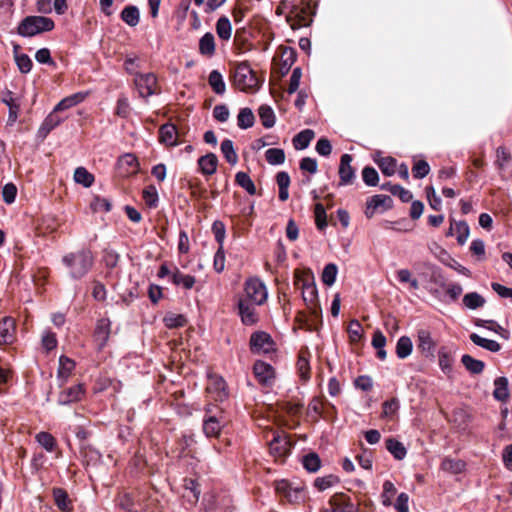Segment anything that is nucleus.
<instances>
[{"mask_svg":"<svg viewBox=\"0 0 512 512\" xmlns=\"http://www.w3.org/2000/svg\"><path fill=\"white\" fill-rule=\"evenodd\" d=\"M294 285L301 291L303 301L307 306V312H299L296 316V324L299 329L317 331L320 324L318 289L315 277L310 270L296 269L294 272Z\"/></svg>","mask_w":512,"mask_h":512,"instance_id":"nucleus-1","label":"nucleus"},{"mask_svg":"<svg viewBox=\"0 0 512 512\" xmlns=\"http://www.w3.org/2000/svg\"><path fill=\"white\" fill-rule=\"evenodd\" d=\"M93 262V253L88 249L70 253L63 257V263L69 269L73 278L84 276L92 267Z\"/></svg>","mask_w":512,"mask_h":512,"instance_id":"nucleus-2","label":"nucleus"},{"mask_svg":"<svg viewBox=\"0 0 512 512\" xmlns=\"http://www.w3.org/2000/svg\"><path fill=\"white\" fill-rule=\"evenodd\" d=\"M234 86L243 92L253 93L259 88V80L247 62L238 63L233 73Z\"/></svg>","mask_w":512,"mask_h":512,"instance_id":"nucleus-3","label":"nucleus"},{"mask_svg":"<svg viewBox=\"0 0 512 512\" xmlns=\"http://www.w3.org/2000/svg\"><path fill=\"white\" fill-rule=\"evenodd\" d=\"M55 27L54 21L45 16H27L19 24L17 32L23 37H32L48 32Z\"/></svg>","mask_w":512,"mask_h":512,"instance_id":"nucleus-4","label":"nucleus"},{"mask_svg":"<svg viewBox=\"0 0 512 512\" xmlns=\"http://www.w3.org/2000/svg\"><path fill=\"white\" fill-rule=\"evenodd\" d=\"M269 434H272V439L269 441L270 453L275 457V460H283L290 452L291 443L288 436L285 433H280L270 429L266 438Z\"/></svg>","mask_w":512,"mask_h":512,"instance_id":"nucleus-5","label":"nucleus"},{"mask_svg":"<svg viewBox=\"0 0 512 512\" xmlns=\"http://www.w3.org/2000/svg\"><path fill=\"white\" fill-rule=\"evenodd\" d=\"M134 84L143 98L157 94L160 90L157 77L154 73H136Z\"/></svg>","mask_w":512,"mask_h":512,"instance_id":"nucleus-6","label":"nucleus"},{"mask_svg":"<svg viewBox=\"0 0 512 512\" xmlns=\"http://www.w3.org/2000/svg\"><path fill=\"white\" fill-rule=\"evenodd\" d=\"M268 292L266 286L257 278H251L245 283V298L247 302L262 305L266 302Z\"/></svg>","mask_w":512,"mask_h":512,"instance_id":"nucleus-7","label":"nucleus"},{"mask_svg":"<svg viewBox=\"0 0 512 512\" xmlns=\"http://www.w3.org/2000/svg\"><path fill=\"white\" fill-rule=\"evenodd\" d=\"M296 61V53L292 48H281L273 58V73L279 77L286 75Z\"/></svg>","mask_w":512,"mask_h":512,"instance_id":"nucleus-8","label":"nucleus"},{"mask_svg":"<svg viewBox=\"0 0 512 512\" xmlns=\"http://www.w3.org/2000/svg\"><path fill=\"white\" fill-rule=\"evenodd\" d=\"M250 348L255 354H270L276 351L271 336L263 331L255 332L250 337Z\"/></svg>","mask_w":512,"mask_h":512,"instance_id":"nucleus-9","label":"nucleus"},{"mask_svg":"<svg viewBox=\"0 0 512 512\" xmlns=\"http://www.w3.org/2000/svg\"><path fill=\"white\" fill-rule=\"evenodd\" d=\"M393 207V199L388 195L377 194L373 195L366 201L365 215L367 218H372L375 212L382 208V211L389 210Z\"/></svg>","mask_w":512,"mask_h":512,"instance_id":"nucleus-10","label":"nucleus"},{"mask_svg":"<svg viewBox=\"0 0 512 512\" xmlns=\"http://www.w3.org/2000/svg\"><path fill=\"white\" fill-rule=\"evenodd\" d=\"M275 490L290 502L298 501L303 496V487L293 486L290 481L285 479L275 482Z\"/></svg>","mask_w":512,"mask_h":512,"instance_id":"nucleus-11","label":"nucleus"},{"mask_svg":"<svg viewBox=\"0 0 512 512\" xmlns=\"http://www.w3.org/2000/svg\"><path fill=\"white\" fill-rule=\"evenodd\" d=\"M317 11V1L309 0L295 12V25L299 27L309 26ZM294 27V24H292Z\"/></svg>","mask_w":512,"mask_h":512,"instance_id":"nucleus-12","label":"nucleus"},{"mask_svg":"<svg viewBox=\"0 0 512 512\" xmlns=\"http://www.w3.org/2000/svg\"><path fill=\"white\" fill-rule=\"evenodd\" d=\"M253 373L258 382L264 386L272 385L275 379L274 368L264 361L259 360L254 363Z\"/></svg>","mask_w":512,"mask_h":512,"instance_id":"nucleus-13","label":"nucleus"},{"mask_svg":"<svg viewBox=\"0 0 512 512\" xmlns=\"http://www.w3.org/2000/svg\"><path fill=\"white\" fill-rule=\"evenodd\" d=\"M281 410L288 418L281 420L282 425L294 428L299 424V415L303 410V406L300 403L285 402L282 404Z\"/></svg>","mask_w":512,"mask_h":512,"instance_id":"nucleus-14","label":"nucleus"},{"mask_svg":"<svg viewBox=\"0 0 512 512\" xmlns=\"http://www.w3.org/2000/svg\"><path fill=\"white\" fill-rule=\"evenodd\" d=\"M119 175L128 177L139 171V162L134 154L127 153L121 156L117 163Z\"/></svg>","mask_w":512,"mask_h":512,"instance_id":"nucleus-15","label":"nucleus"},{"mask_svg":"<svg viewBox=\"0 0 512 512\" xmlns=\"http://www.w3.org/2000/svg\"><path fill=\"white\" fill-rule=\"evenodd\" d=\"M352 160L353 157L350 154H343L341 156L338 173L340 183L343 185L352 184L355 180V169L351 166Z\"/></svg>","mask_w":512,"mask_h":512,"instance_id":"nucleus-16","label":"nucleus"},{"mask_svg":"<svg viewBox=\"0 0 512 512\" xmlns=\"http://www.w3.org/2000/svg\"><path fill=\"white\" fill-rule=\"evenodd\" d=\"M16 324L12 317L5 316L0 320V346L12 344L15 339Z\"/></svg>","mask_w":512,"mask_h":512,"instance_id":"nucleus-17","label":"nucleus"},{"mask_svg":"<svg viewBox=\"0 0 512 512\" xmlns=\"http://www.w3.org/2000/svg\"><path fill=\"white\" fill-rule=\"evenodd\" d=\"M85 394V389L82 384H77L63 390L59 394L58 402L61 405H68L70 403L82 400Z\"/></svg>","mask_w":512,"mask_h":512,"instance_id":"nucleus-18","label":"nucleus"},{"mask_svg":"<svg viewBox=\"0 0 512 512\" xmlns=\"http://www.w3.org/2000/svg\"><path fill=\"white\" fill-rule=\"evenodd\" d=\"M159 142L167 147L178 144V131L174 124L166 123L159 128Z\"/></svg>","mask_w":512,"mask_h":512,"instance_id":"nucleus-19","label":"nucleus"},{"mask_svg":"<svg viewBox=\"0 0 512 512\" xmlns=\"http://www.w3.org/2000/svg\"><path fill=\"white\" fill-rule=\"evenodd\" d=\"M239 314L245 325H253L258 321L255 304L247 302V299L239 300Z\"/></svg>","mask_w":512,"mask_h":512,"instance_id":"nucleus-20","label":"nucleus"},{"mask_svg":"<svg viewBox=\"0 0 512 512\" xmlns=\"http://www.w3.org/2000/svg\"><path fill=\"white\" fill-rule=\"evenodd\" d=\"M417 348L426 356H432L435 350V343L432 340L431 333L426 329H420L417 332Z\"/></svg>","mask_w":512,"mask_h":512,"instance_id":"nucleus-21","label":"nucleus"},{"mask_svg":"<svg viewBox=\"0 0 512 512\" xmlns=\"http://www.w3.org/2000/svg\"><path fill=\"white\" fill-rule=\"evenodd\" d=\"M75 369V362L67 356H60L57 369V379L64 384L71 377Z\"/></svg>","mask_w":512,"mask_h":512,"instance_id":"nucleus-22","label":"nucleus"},{"mask_svg":"<svg viewBox=\"0 0 512 512\" xmlns=\"http://www.w3.org/2000/svg\"><path fill=\"white\" fill-rule=\"evenodd\" d=\"M198 167L204 176H212L218 167V158L214 153H208L198 159Z\"/></svg>","mask_w":512,"mask_h":512,"instance_id":"nucleus-23","label":"nucleus"},{"mask_svg":"<svg viewBox=\"0 0 512 512\" xmlns=\"http://www.w3.org/2000/svg\"><path fill=\"white\" fill-rule=\"evenodd\" d=\"M88 95H89L88 92H77L72 95H69V96L63 98L54 107V112H60V111L70 109V108L82 103L87 98Z\"/></svg>","mask_w":512,"mask_h":512,"instance_id":"nucleus-24","label":"nucleus"},{"mask_svg":"<svg viewBox=\"0 0 512 512\" xmlns=\"http://www.w3.org/2000/svg\"><path fill=\"white\" fill-rule=\"evenodd\" d=\"M309 358L310 353L307 349H301L299 351L296 367L299 377L304 382L310 379Z\"/></svg>","mask_w":512,"mask_h":512,"instance_id":"nucleus-25","label":"nucleus"},{"mask_svg":"<svg viewBox=\"0 0 512 512\" xmlns=\"http://www.w3.org/2000/svg\"><path fill=\"white\" fill-rule=\"evenodd\" d=\"M2 102L6 104L9 108L8 123L12 125L16 122L18 118L20 104L18 100L14 97L13 92L11 91H6L3 94Z\"/></svg>","mask_w":512,"mask_h":512,"instance_id":"nucleus-26","label":"nucleus"},{"mask_svg":"<svg viewBox=\"0 0 512 512\" xmlns=\"http://www.w3.org/2000/svg\"><path fill=\"white\" fill-rule=\"evenodd\" d=\"M216 51L214 35L210 32L205 33L199 40V53L206 57H212Z\"/></svg>","mask_w":512,"mask_h":512,"instance_id":"nucleus-27","label":"nucleus"},{"mask_svg":"<svg viewBox=\"0 0 512 512\" xmlns=\"http://www.w3.org/2000/svg\"><path fill=\"white\" fill-rule=\"evenodd\" d=\"M120 17L130 27H135L140 22L139 9L134 5H128L121 11Z\"/></svg>","mask_w":512,"mask_h":512,"instance_id":"nucleus-28","label":"nucleus"},{"mask_svg":"<svg viewBox=\"0 0 512 512\" xmlns=\"http://www.w3.org/2000/svg\"><path fill=\"white\" fill-rule=\"evenodd\" d=\"M172 282L177 286H182L184 289H192L196 283V278L189 274L182 273L178 268L172 272Z\"/></svg>","mask_w":512,"mask_h":512,"instance_id":"nucleus-29","label":"nucleus"},{"mask_svg":"<svg viewBox=\"0 0 512 512\" xmlns=\"http://www.w3.org/2000/svg\"><path fill=\"white\" fill-rule=\"evenodd\" d=\"M495 389L493 396L496 400L506 402L509 397L508 379L506 377H498L494 380Z\"/></svg>","mask_w":512,"mask_h":512,"instance_id":"nucleus-30","label":"nucleus"},{"mask_svg":"<svg viewBox=\"0 0 512 512\" xmlns=\"http://www.w3.org/2000/svg\"><path fill=\"white\" fill-rule=\"evenodd\" d=\"M454 230L457 234V242L460 245H463L468 239L470 233L468 224L465 221L452 222L449 228L448 235H453Z\"/></svg>","mask_w":512,"mask_h":512,"instance_id":"nucleus-31","label":"nucleus"},{"mask_svg":"<svg viewBox=\"0 0 512 512\" xmlns=\"http://www.w3.org/2000/svg\"><path fill=\"white\" fill-rule=\"evenodd\" d=\"M315 137V133L311 129H305L299 132L292 140L293 146L296 150H303L307 148L310 142Z\"/></svg>","mask_w":512,"mask_h":512,"instance_id":"nucleus-32","label":"nucleus"},{"mask_svg":"<svg viewBox=\"0 0 512 512\" xmlns=\"http://www.w3.org/2000/svg\"><path fill=\"white\" fill-rule=\"evenodd\" d=\"M276 182L279 187V199L284 202L289 198V174L285 171L278 172L276 175Z\"/></svg>","mask_w":512,"mask_h":512,"instance_id":"nucleus-33","label":"nucleus"},{"mask_svg":"<svg viewBox=\"0 0 512 512\" xmlns=\"http://www.w3.org/2000/svg\"><path fill=\"white\" fill-rule=\"evenodd\" d=\"M73 178L77 184H80L85 188L91 187L95 181L94 175L85 167H77L74 171Z\"/></svg>","mask_w":512,"mask_h":512,"instance_id":"nucleus-34","label":"nucleus"},{"mask_svg":"<svg viewBox=\"0 0 512 512\" xmlns=\"http://www.w3.org/2000/svg\"><path fill=\"white\" fill-rule=\"evenodd\" d=\"M386 449L394 456L397 460H402L407 454V450L404 445L396 440L395 438H388L385 441Z\"/></svg>","mask_w":512,"mask_h":512,"instance_id":"nucleus-35","label":"nucleus"},{"mask_svg":"<svg viewBox=\"0 0 512 512\" xmlns=\"http://www.w3.org/2000/svg\"><path fill=\"white\" fill-rule=\"evenodd\" d=\"M469 338L475 345L488 351L498 352L501 349V345L497 341L483 338L476 333L470 334Z\"/></svg>","mask_w":512,"mask_h":512,"instance_id":"nucleus-36","label":"nucleus"},{"mask_svg":"<svg viewBox=\"0 0 512 512\" xmlns=\"http://www.w3.org/2000/svg\"><path fill=\"white\" fill-rule=\"evenodd\" d=\"M208 83L212 90L219 95L226 91V84L223 80L221 73L218 70H212L208 77Z\"/></svg>","mask_w":512,"mask_h":512,"instance_id":"nucleus-37","label":"nucleus"},{"mask_svg":"<svg viewBox=\"0 0 512 512\" xmlns=\"http://www.w3.org/2000/svg\"><path fill=\"white\" fill-rule=\"evenodd\" d=\"M461 362L471 374H481L485 368L483 361L475 359L468 354L462 356Z\"/></svg>","mask_w":512,"mask_h":512,"instance_id":"nucleus-38","label":"nucleus"},{"mask_svg":"<svg viewBox=\"0 0 512 512\" xmlns=\"http://www.w3.org/2000/svg\"><path fill=\"white\" fill-rule=\"evenodd\" d=\"M184 497L191 503H196L200 496V488L199 484L193 479H185L184 480Z\"/></svg>","mask_w":512,"mask_h":512,"instance_id":"nucleus-39","label":"nucleus"},{"mask_svg":"<svg viewBox=\"0 0 512 512\" xmlns=\"http://www.w3.org/2000/svg\"><path fill=\"white\" fill-rule=\"evenodd\" d=\"M53 497L56 506L63 512L71 510V502L68 498L67 492L62 488L53 489Z\"/></svg>","mask_w":512,"mask_h":512,"instance_id":"nucleus-40","label":"nucleus"},{"mask_svg":"<svg viewBox=\"0 0 512 512\" xmlns=\"http://www.w3.org/2000/svg\"><path fill=\"white\" fill-rule=\"evenodd\" d=\"M441 468L452 474H460L465 470L466 463L461 459L445 458L442 461Z\"/></svg>","mask_w":512,"mask_h":512,"instance_id":"nucleus-41","label":"nucleus"},{"mask_svg":"<svg viewBox=\"0 0 512 512\" xmlns=\"http://www.w3.org/2000/svg\"><path fill=\"white\" fill-rule=\"evenodd\" d=\"M413 349V344L408 336H401L396 343V355L400 359L407 358Z\"/></svg>","mask_w":512,"mask_h":512,"instance_id":"nucleus-42","label":"nucleus"},{"mask_svg":"<svg viewBox=\"0 0 512 512\" xmlns=\"http://www.w3.org/2000/svg\"><path fill=\"white\" fill-rule=\"evenodd\" d=\"M216 32L218 37L224 41H227L231 38L232 25L227 17L223 16L217 20Z\"/></svg>","mask_w":512,"mask_h":512,"instance_id":"nucleus-43","label":"nucleus"},{"mask_svg":"<svg viewBox=\"0 0 512 512\" xmlns=\"http://www.w3.org/2000/svg\"><path fill=\"white\" fill-rule=\"evenodd\" d=\"M58 112H54V110L44 119L39 132L46 136L51 130L57 127L63 119L57 115Z\"/></svg>","mask_w":512,"mask_h":512,"instance_id":"nucleus-44","label":"nucleus"},{"mask_svg":"<svg viewBox=\"0 0 512 512\" xmlns=\"http://www.w3.org/2000/svg\"><path fill=\"white\" fill-rule=\"evenodd\" d=\"M485 303V298L477 292L467 293L463 297V304L472 310L483 307Z\"/></svg>","mask_w":512,"mask_h":512,"instance_id":"nucleus-45","label":"nucleus"},{"mask_svg":"<svg viewBox=\"0 0 512 512\" xmlns=\"http://www.w3.org/2000/svg\"><path fill=\"white\" fill-rule=\"evenodd\" d=\"M258 114L262 125L265 128H271L275 125V114L273 109L268 105H262L258 109Z\"/></svg>","mask_w":512,"mask_h":512,"instance_id":"nucleus-46","label":"nucleus"},{"mask_svg":"<svg viewBox=\"0 0 512 512\" xmlns=\"http://www.w3.org/2000/svg\"><path fill=\"white\" fill-rule=\"evenodd\" d=\"M235 182L245 189L248 194L255 195L257 193L256 186L251 177L245 172H238L235 176Z\"/></svg>","mask_w":512,"mask_h":512,"instance_id":"nucleus-47","label":"nucleus"},{"mask_svg":"<svg viewBox=\"0 0 512 512\" xmlns=\"http://www.w3.org/2000/svg\"><path fill=\"white\" fill-rule=\"evenodd\" d=\"M221 152L229 164L235 165L238 162V155L234 149L233 142L230 139L222 141Z\"/></svg>","mask_w":512,"mask_h":512,"instance_id":"nucleus-48","label":"nucleus"},{"mask_svg":"<svg viewBox=\"0 0 512 512\" xmlns=\"http://www.w3.org/2000/svg\"><path fill=\"white\" fill-rule=\"evenodd\" d=\"M255 116L250 108H243L237 116V123L241 129H248L254 125Z\"/></svg>","mask_w":512,"mask_h":512,"instance_id":"nucleus-49","label":"nucleus"},{"mask_svg":"<svg viewBox=\"0 0 512 512\" xmlns=\"http://www.w3.org/2000/svg\"><path fill=\"white\" fill-rule=\"evenodd\" d=\"M165 326L169 329L183 327L187 323V319L182 314L168 313L163 318Z\"/></svg>","mask_w":512,"mask_h":512,"instance_id":"nucleus-50","label":"nucleus"},{"mask_svg":"<svg viewBox=\"0 0 512 512\" xmlns=\"http://www.w3.org/2000/svg\"><path fill=\"white\" fill-rule=\"evenodd\" d=\"M338 274V267L334 263H328L322 269V283L327 286H332Z\"/></svg>","mask_w":512,"mask_h":512,"instance_id":"nucleus-51","label":"nucleus"},{"mask_svg":"<svg viewBox=\"0 0 512 512\" xmlns=\"http://www.w3.org/2000/svg\"><path fill=\"white\" fill-rule=\"evenodd\" d=\"M381 172L386 176H392L396 172L397 161L395 158L388 156L383 157L377 161Z\"/></svg>","mask_w":512,"mask_h":512,"instance_id":"nucleus-52","label":"nucleus"},{"mask_svg":"<svg viewBox=\"0 0 512 512\" xmlns=\"http://www.w3.org/2000/svg\"><path fill=\"white\" fill-rule=\"evenodd\" d=\"M265 158L271 165H280L285 161V152L280 148H270L266 150Z\"/></svg>","mask_w":512,"mask_h":512,"instance_id":"nucleus-53","label":"nucleus"},{"mask_svg":"<svg viewBox=\"0 0 512 512\" xmlns=\"http://www.w3.org/2000/svg\"><path fill=\"white\" fill-rule=\"evenodd\" d=\"M302 464H303V467L308 472L313 473V472L318 471V469L320 468V458L317 453L311 452V453H308L307 455L303 456Z\"/></svg>","mask_w":512,"mask_h":512,"instance_id":"nucleus-54","label":"nucleus"},{"mask_svg":"<svg viewBox=\"0 0 512 512\" xmlns=\"http://www.w3.org/2000/svg\"><path fill=\"white\" fill-rule=\"evenodd\" d=\"M348 335L350 342L357 343L363 337V328L361 323L357 319H353L348 325Z\"/></svg>","mask_w":512,"mask_h":512,"instance_id":"nucleus-55","label":"nucleus"},{"mask_svg":"<svg viewBox=\"0 0 512 512\" xmlns=\"http://www.w3.org/2000/svg\"><path fill=\"white\" fill-rule=\"evenodd\" d=\"M362 179L367 186H377L379 182V174L372 166H365L362 170Z\"/></svg>","mask_w":512,"mask_h":512,"instance_id":"nucleus-56","label":"nucleus"},{"mask_svg":"<svg viewBox=\"0 0 512 512\" xmlns=\"http://www.w3.org/2000/svg\"><path fill=\"white\" fill-rule=\"evenodd\" d=\"M36 441L48 452H52L56 447L55 438L48 432H39Z\"/></svg>","mask_w":512,"mask_h":512,"instance_id":"nucleus-57","label":"nucleus"},{"mask_svg":"<svg viewBox=\"0 0 512 512\" xmlns=\"http://www.w3.org/2000/svg\"><path fill=\"white\" fill-rule=\"evenodd\" d=\"M203 430L208 437H217L221 430V425L216 417H209L204 421Z\"/></svg>","mask_w":512,"mask_h":512,"instance_id":"nucleus-58","label":"nucleus"},{"mask_svg":"<svg viewBox=\"0 0 512 512\" xmlns=\"http://www.w3.org/2000/svg\"><path fill=\"white\" fill-rule=\"evenodd\" d=\"M430 172V165L425 160L415 161L412 167L413 177L416 179H422L426 177Z\"/></svg>","mask_w":512,"mask_h":512,"instance_id":"nucleus-59","label":"nucleus"},{"mask_svg":"<svg viewBox=\"0 0 512 512\" xmlns=\"http://www.w3.org/2000/svg\"><path fill=\"white\" fill-rule=\"evenodd\" d=\"M90 208L93 212H109L111 210V203L106 198L94 196L90 202Z\"/></svg>","mask_w":512,"mask_h":512,"instance_id":"nucleus-60","label":"nucleus"},{"mask_svg":"<svg viewBox=\"0 0 512 512\" xmlns=\"http://www.w3.org/2000/svg\"><path fill=\"white\" fill-rule=\"evenodd\" d=\"M15 62L22 73H28L32 69L33 64L30 57L26 54L18 53L17 50H15Z\"/></svg>","mask_w":512,"mask_h":512,"instance_id":"nucleus-61","label":"nucleus"},{"mask_svg":"<svg viewBox=\"0 0 512 512\" xmlns=\"http://www.w3.org/2000/svg\"><path fill=\"white\" fill-rule=\"evenodd\" d=\"M396 493V488L394 484L387 480L383 484V492L381 495L382 498V504L384 506H390L392 504L391 497L394 496Z\"/></svg>","mask_w":512,"mask_h":512,"instance_id":"nucleus-62","label":"nucleus"},{"mask_svg":"<svg viewBox=\"0 0 512 512\" xmlns=\"http://www.w3.org/2000/svg\"><path fill=\"white\" fill-rule=\"evenodd\" d=\"M17 188L13 183H7L2 189V197L5 203L11 204L15 201Z\"/></svg>","mask_w":512,"mask_h":512,"instance_id":"nucleus-63","label":"nucleus"},{"mask_svg":"<svg viewBox=\"0 0 512 512\" xmlns=\"http://www.w3.org/2000/svg\"><path fill=\"white\" fill-rule=\"evenodd\" d=\"M143 199L149 207L156 206L158 202V194L153 186H149L143 190Z\"/></svg>","mask_w":512,"mask_h":512,"instance_id":"nucleus-64","label":"nucleus"}]
</instances>
